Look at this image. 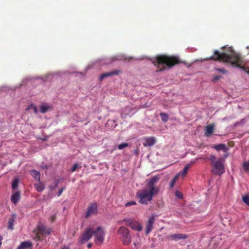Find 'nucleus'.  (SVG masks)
<instances>
[{
  "label": "nucleus",
  "mask_w": 249,
  "mask_h": 249,
  "mask_svg": "<svg viewBox=\"0 0 249 249\" xmlns=\"http://www.w3.org/2000/svg\"><path fill=\"white\" fill-rule=\"evenodd\" d=\"M212 59L214 61L231 64L234 67L240 68L246 72L249 73V68L246 67L243 57L232 48H228L227 51L220 53L218 51H214L213 54L205 60Z\"/></svg>",
  "instance_id": "obj_1"
},
{
  "label": "nucleus",
  "mask_w": 249,
  "mask_h": 249,
  "mask_svg": "<svg viewBox=\"0 0 249 249\" xmlns=\"http://www.w3.org/2000/svg\"><path fill=\"white\" fill-rule=\"evenodd\" d=\"M160 179L159 176L151 177L146 184L147 189L138 191L137 196L140 199V203L147 204L149 201L152 200L154 194H158L159 188L157 183Z\"/></svg>",
  "instance_id": "obj_2"
},
{
  "label": "nucleus",
  "mask_w": 249,
  "mask_h": 249,
  "mask_svg": "<svg viewBox=\"0 0 249 249\" xmlns=\"http://www.w3.org/2000/svg\"><path fill=\"white\" fill-rule=\"evenodd\" d=\"M151 61L154 65L157 66L158 70L156 71L164 70L166 67L172 68L175 65L182 62L178 57L168 56L166 54L157 55L154 59H151Z\"/></svg>",
  "instance_id": "obj_3"
},
{
  "label": "nucleus",
  "mask_w": 249,
  "mask_h": 249,
  "mask_svg": "<svg viewBox=\"0 0 249 249\" xmlns=\"http://www.w3.org/2000/svg\"><path fill=\"white\" fill-rule=\"evenodd\" d=\"M211 161V164L213 167L212 172L215 175H222L225 171L224 167L223 159L220 158L217 159L214 155H211L209 158Z\"/></svg>",
  "instance_id": "obj_4"
},
{
  "label": "nucleus",
  "mask_w": 249,
  "mask_h": 249,
  "mask_svg": "<svg viewBox=\"0 0 249 249\" xmlns=\"http://www.w3.org/2000/svg\"><path fill=\"white\" fill-rule=\"evenodd\" d=\"M51 229L46 228L43 224H38L36 230L34 232L35 233L36 237L37 240L41 241L44 236L51 234Z\"/></svg>",
  "instance_id": "obj_5"
},
{
  "label": "nucleus",
  "mask_w": 249,
  "mask_h": 249,
  "mask_svg": "<svg viewBox=\"0 0 249 249\" xmlns=\"http://www.w3.org/2000/svg\"><path fill=\"white\" fill-rule=\"evenodd\" d=\"M118 234L121 235V240L123 243L124 245H129L131 242V236H130L129 230L125 227H120L117 230Z\"/></svg>",
  "instance_id": "obj_6"
},
{
  "label": "nucleus",
  "mask_w": 249,
  "mask_h": 249,
  "mask_svg": "<svg viewBox=\"0 0 249 249\" xmlns=\"http://www.w3.org/2000/svg\"><path fill=\"white\" fill-rule=\"evenodd\" d=\"M95 242L97 245H102L105 240V233L102 227H98L96 230H93Z\"/></svg>",
  "instance_id": "obj_7"
},
{
  "label": "nucleus",
  "mask_w": 249,
  "mask_h": 249,
  "mask_svg": "<svg viewBox=\"0 0 249 249\" xmlns=\"http://www.w3.org/2000/svg\"><path fill=\"white\" fill-rule=\"evenodd\" d=\"M125 222L127 226H129L133 230H136V231H142V227L140 223H138L135 220L131 219V218H125L123 220Z\"/></svg>",
  "instance_id": "obj_8"
},
{
  "label": "nucleus",
  "mask_w": 249,
  "mask_h": 249,
  "mask_svg": "<svg viewBox=\"0 0 249 249\" xmlns=\"http://www.w3.org/2000/svg\"><path fill=\"white\" fill-rule=\"evenodd\" d=\"M94 234V229L92 228H87L86 231L83 234L81 238V242L85 243V242L88 241L90 238H91L92 236Z\"/></svg>",
  "instance_id": "obj_9"
},
{
  "label": "nucleus",
  "mask_w": 249,
  "mask_h": 249,
  "mask_svg": "<svg viewBox=\"0 0 249 249\" xmlns=\"http://www.w3.org/2000/svg\"><path fill=\"white\" fill-rule=\"evenodd\" d=\"M98 205L94 203L90 204L88 208L87 211L85 213L86 217H89V215L92 214H97L98 213Z\"/></svg>",
  "instance_id": "obj_10"
},
{
  "label": "nucleus",
  "mask_w": 249,
  "mask_h": 249,
  "mask_svg": "<svg viewBox=\"0 0 249 249\" xmlns=\"http://www.w3.org/2000/svg\"><path fill=\"white\" fill-rule=\"evenodd\" d=\"M154 217H150L146 224V233H150L153 229V225L154 222Z\"/></svg>",
  "instance_id": "obj_11"
},
{
  "label": "nucleus",
  "mask_w": 249,
  "mask_h": 249,
  "mask_svg": "<svg viewBox=\"0 0 249 249\" xmlns=\"http://www.w3.org/2000/svg\"><path fill=\"white\" fill-rule=\"evenodd\" d=\"M121 70H114L113 71H112V72H104V73L100 75V81H102L103 79L106 78V77H107V76H111V75H118V74H119Z\"/></svg>",
  "instance_id": "obj_12"
},
{
  "label": "nucleus",
  "mask_w": 249,
  "mask_h": 249,
  "mask_svg": "<svg viewBox=\"0 0 249 249\" xmlns=\"http://www.w3.org/2000/svg\"><path fill=\"white\" fill-rule=\"evenodd\" d=\"M167 238H168V239H174V240H178V239H186V238H187V236L185 235V234H170L167 236Z\"/></svg>",
  "instance_id": "obj_13"
},
{
  "label": "nucleus",
  "mask_w": 249,
  "mask_h": 249,
  "mask_svg": "<svg viewBox=\"0 0 249 249\" xmlns=\"http://www.w3.org/2000/svg\"><path fill=\"white\" fill-rule=\"evenodd\" d=\"M144 140L143 144L144 146H151L154 145L156 142V139L154 137H145L144 138Z\"/></svg>",
  "instance_id": "obj_14"
},
{
  "label": "nucleus",
  "mask_w": 249,
  "mask_h": 249,
  "mask_svg": "<svg viewBox=\"0 0 249 249\" xmlns=\"http://www.w3.org/2000/svg\"><path fill=\"white\" fill-rule=\"evenodd\" d=\"M214 130V124H210L205 127V134L207 137H210L213 134Z\"/></svg>",
  "instance_id": "obj_15"
},
{
  "label": "nucleus",
  "mask_w": 249,
  "mask_h": 249,
  "mask_svg": "<svg viewBox=\"0 0 249 249\" xmlns=\"http://www.w3.org/2000/svg\"><path fill=\"white\" fill-rule=\"evenodd\" d=\"M132 111V109L131 107H126L124 108H123L122 109V113L121 115L122 118H126V116L129 115L130 114L131 112Z\"/></svg>",
  "instance_id": "obj_16"
},
{
  "label": "nucleus",
  "mask_w": 249,
  "mask_h": 249,
  "mask_svg": "<svg viewBox=\"0 0 249 249\" xmlns=\"http://www.w3.org/2000/svg\"><path fill=\"white\" fill-rule=\"evenodd\" d=\"M32 246V243L30 241H24L22 242L18 247L17 249H27Z\"/></svg>",
  "instance_id": "obj_17"
},
{
  "label": "nucleus",
  "mask_w": 249,
  "mask_h": 249,
  "mask_svg": "<svg viewBox=\"0 0 249 249\" xmlns=\"http://www.w3.org/2000/svg\"><path fill=\"white\" fill-rule=\"evenodd\" d=\"M31 175L38 182L40 180V174L38 171L36 170H32L30 171Z\"/></svg>",
  "instance_id": "obj_18"
},
{
  "label": "nucleus",
  "mask_w": 249,
  "mask_h": 249,
  "mask_svg": "<svg viewBox=\"0 0 249 249\" xmlns=\"http://www.w3.org/2000/svg\"><path fill=\"white\" fill-rule=\"evenodd\" d=\"M16 215L13 214L12 217L10 218L8 222L7 229L10 230H14V223L15 221Z\"/></svg>",
  "instance_id": "obj_19"
},
{
  "label": "nucleus",
  "mask_w": 249,
  "mask_h": 249,
  "mask_svg": "<svg viewBox=\"0 0 249 249\" xmlns=\"http://www.w3.org/2000/svg\"><path fill=\"white\" fill-rule=\"evenodd\" d=\"M20 199V194L19 192H15L11 196V201L14 204H17Z\"/></svg>",
  "instance_id": "obj_20"
},
{
  "label": "nucleus",
  "mask_w": 249,
  "mask_h": 249,
  "mask_svg": "<svg viewBox=\"0 0 249 249\" xmlns=\"http://www.w3.org/2000/svg\"><path fill=\"white\" fill-rule=\"evenodd\" d=\"M213 148L217 150H222L223 151H225V152H226V151H227V150L229 149V148H227L226 145L224 144V143H220V144L215 145V146H213Z\"/></svg>",
  "instance_id": "obj_21"
},
{
  "label": "nucleus",
  "mask_w": 249,
  "mask_h": 249,
  "mask_svg": "<svg viewBox=\"0 0 249 249\" xmlns=\"http://www.w3.org/2000/svg\"><path fill=\"white\" fill-rule=\"evenodd\" d=\"M34 187L35 189L38 192L43 191L45 189L44 184L40 182V180L38 183H35L34 184Z\"/></svg>",
  "instance_id": "obj_22"
},
{
  "label": "nucleus",
  "mask_w": 249,
  "mask_h": 249,
  "mask_svg": "<svg viewBox=\"0 0 249 249\" xmlns=\"http://www.w3.org/2000/svg\"><path fill=\"white\" fill-rule=\"evenodd\" d=\"M180 174L178 173V174H177L175 175V176L173 178L172 180H171L170 183V188H173L174 185L175 184L176 181L177 179H178L179 176Z\"/></svg>",
  "instance_id": "obj_23"
},
{
  "label": "nucleus",
  "mask_w": 249,
  "mask_h": 249,
  "mask_svg": "<svg viewBox=\"0 0 249 249\" xmlns=\"http://www.w3.org/2000/svg\"><path fill=\"white\" fill-rule=\"evenodd\" d=\"M190 167V164H187L184 167L183 170L182 171V172H181V175H182V177H184V176H185L186 174H187L188 170H189Z\"/></svg>",
  "instance_id": "obj_24"
},
{
  "label": "nucleus",
  "mask_w": 249,
  "mask_h": 249,
  "mask_svg": "<svg viewBox=\"0 0 249 249\" xmlns=\"http://www.w3.org/2000/svg\"><path fill=\"white\" fill-rule=\"evenodd\" d=\"M49 106L45 105H41L40 106V112L42 113H45L49 110Z\"/></svg>",
  "instance_id": "obj_25"
},
{
  "label": "nucleus",
  "mask_w": 249,
  "mask_h": 249,
  "mask_svg": "<svg viewBox=\"0 0 249 249\" xmlns=\"http://www.w3.org/2000/svg\"><path fill=\"white\" fill-rule=\"evenodd\" d=\"M125 59L124 55H115L110 58V62H113V61H116V60H124Z\"/></svg>",
  "instance_id": "obj_26"
},
{
  "label": "nucleus",
  "mask_w": 249,
  "mask_h": 249,
  "mask_svg": "<svg viewBox=\"0 0 249 249\" xmlns=\"http://www.w3.org/2000/svg\"><path fill=\"white\" fill-rule=\"evenodd\" d=\"M160 116L161 119V120H162V121H164V122L168 121V120L169 119V116L167 115V114H166V113H163V112L160 113Z\"/></svg>",
  "instance_id": "obj_27"
},
{
  "label": "nucleus",
  "mask_w": 249,
  "mask_h": 249,
  "mask_svg": "<svg viewBox=\"0 0 249 249\" xmlns=\"http://www.w3.org/2000/svg\"><path fill=\"white\" fill-rule=\"evenodd\" d=\"M129 144L127 142H122L118 145V148L120 150H122V149L125 148L127 146H128Z\"/></svg>",
  "instance_id": "obj_28"
},
{
  "label": "nucleus",
  "mask_w": 249,
  "mask_h": 249,
  "mask_svg": "<svg viewBox=\"0 0 249 249\" xmlns=\"http://www.w3.org/2000/svg\"><path fill=\"white\" fill-rule=\"evenodd\" d=\"M18 179H15L12 184V188L13 189H15L18 185Z\"/></svg>",
  "instance_id": "obj_29"
},
{
  "label": "nucleus",
  "mask_w": 249,
  "mask_h": 249,
  "mask_svg": "<svg viewBox=\"0 0 249 249\" xmlns=\"http://www.w3.org/2000/svg\"><path fill=\"white\" fill-rule=\"evenodd\" d=\"M242 199L246 204L249 205V196H244L242 197Z\"/></svg>",
  "instance_id": "obj_30"
},
{
  "label": "nucleus",
  "mask_w": 249,
  "mask_h": 249,
  "mask_svg": "<svg viewBox=\"0 0 249 249\" xmlns=\"http://www.w3.org/2000/svg\"><path fill=\"white\" fill-rule=\"evenodd\" d=\"M243 168L245 170H249V161H246L244 163Z\"/></svg>",
  "instance_id": "obj_31"
},
{
  "label": "nucleus",
  "mask_w": 249,
  "mask_h": 249,
  "mask_svg": "<svg viewBox=\"0 0 249 249\" xmlns=\"http://www.w3.org/2000/svg\"><path fill=\"white\" fill-rule=\"evenodd\" d=\"M30 108L33 109V111L36 114L38 112L37 107L36 106L31 105Z\"/></svg>",
  "instance_id": "obj_32"
},
{
  "label": "nucleus",
  "mask_w": 249,
  "mask_h": 249,
  "mask_svg": "<svg viewBox=\"0 0 249 249\" xmlns=\"http://www.w3.org/2000/svg\"><path fill=\"white\" fill-rule=\"evenodd\" d=\"M136 204V202L135 201H130L128 202L125 204V207H129V206H131V205H135Z\"/></svg>",
  "instance_id": "obj_33"
},
{
  "label": "nucleus",
  "mask_w": 249,
  "mask_h": 249,
  "mask_svg": "<svg viewBox=\"0 0 249 249\" xmlns=\"http://www.w3.org/2000/svg\"><path fill=\"white\" fill-rule=\"evenodd\" d=\"M215 70L217 71H221L223 73H227V70H224V69H220V68H215Z\"/></svg>",
  "instance_id": "obj_34"
},
{
  "label": "nucleus",
  "mask_w": 249,
  "mask_h": 249,
  "mask_svg": "<svg viewBox=\"0 0 249 249\" xmlns=\"http://www.w3.org/2000/svg\"><path fill=\"white\" fill-rule=\"evenodd\" d=\"M221 78V76H218V75H214L213 78V81H216L219 80V79Z\"/></svg>",
  "instance_id": "obj_35"
},
{
  "label": "nucleus",
  "mask_w": 249,
  "mask_h": 249,
  "mask_svg": "<svg viewBox=\"0 0 249 249\" xmlns=\"http://www.w3.org/2000/svg\"><path fill=\"white\" fill-rule=\"evenodd\" d=\"M65 189H66V187H63L61 189H60L59 191L58 192L57 196H59L62 194V193L63 192V191L64 190H65Z\"/></svg>",
  "instance_id": "obj_36"
},
{
  "label": "nucleus",
  "mask_w": 249,
  "mask_h": 249,
  "mask_svg": "<svg viewBox=\"0 0 249 249\" xmlns=\"http://www.w3.org/2000/svg\"><path fill=\"white\" fill-rule=\"evenodd\" d=\"M77 167H78V163L74 164V165L71 169V171L72 172L75 171Z\"/></svg>",
  "instance_id": "obj_37"
},
{
  "label": "nucleus",
  "mask_w": 249,
  "mask_h": 249,
  "mask_svg": "<svg viewBox=\"0 0 249 249\" xmlns=\"http://www.w3.org/2000/svg\"><path fill=\"white\" fill-rule=\"evenodd\" d=\"M176 196L178 197H182L181 194L180 193V192H179V191H176Z\"/></svg>",
  "instance_id": "obj_38"
},
{
  "label": "nucleus",
  "mask_w": 249,
  "mask_h": 249,
  "mask_svg": "<svg viewBox=\"0 0 249 249\" xmlns=\"http://www.w3.org/2000/svg\"><path fill=\"white\" fill-rule=\"evenodd\" d=\"M59 182V179L56 180L54 181V187H56L58 186Z\"/></svg>",
  "instance_id": "obj_39"
},
{
  "label": "nucleus",
  "mask_w": 249,
  "mask_h": 249,
  "mask_svg": "<svg viewBox=\"0 0 249 249\" xmlns=\"http://www.w3.org/2000/svg\"><path fill=\"white\" fill-rule=\"evenodd\" d=\"M49 188L51 190H53L56 188V187H54V185H50Z\"/></svg>",
  "instance_id": "obj_40"
},
{
  "label": "nucleus",
  "mask_w": 249,
  "mask_h": 249,
  "mask_svg": "<svg viewBox=\"0 0 249 249\" xmlns=\"http://www.w3.org/2000/svg\"><path fill=\"white\" fill-rule=\"evenodd\" d=\"M52 221H53L55 219V215H52L51 217Z\"/></svg>",
  "instance_id": "obj_41"
},
{
  "label": "nucleus",
  "mask_w": 249,
  "mask_h": 249,
  "mask_svg": "<svg viewBox=\"0 0 249 249\" xmlns=\"http://www.w3.org/2000/svg\"><path fill=\"white\" fill-rule=\"evenodd\" d=\"M92 243H89V244H88V245H87L88 248H91V247H92Z\"/></svg>",
  "instance_id": "obj_42"
},
{
  "label": "nucleus",
  "mask_w": 249,
  "mask_h": 249,
  "mask_svg": "<svg viewBox=\"0 0 249 249\" xmlns=\"http://www.w3.org/2000/svg\"><path fill=\"white\" fill-rule=\"evenodd\" d=\"M197 159H196L195 160H192L191 162V164H194V163H195L196 160Z\"/></svg>",
  "instance_id": "obj_43"
},
{
  "label": "nucleus",
  "mask_w": 249,
  "mask_h": 249,
  "mask_svg": "<svg viewBox=\"0 0 249 249\" xmlns=\"http://www.w3.org/2000/svg\"><path fill=\"white\" fill-rule=\"evenodd\" d=\"M61 249H69L68 247H65L62 248Z\"/></svg>",
  "instance_id": "obj_44"
},
{
  "label": "nucleus",
  "mask_w": 249,
  "mask_h": 249,
  "mask_svg": "<svg viewBox=\"0 0 249 249\" xmlns=\"http://www.w3.org/2000/svg\"><path fill=\"white\" fill-rule=\"evenodd\" d=\"M247 49H249V47H247Z\"/></svg>",
  "instance_id": "obj_45"
}]
</instances>
